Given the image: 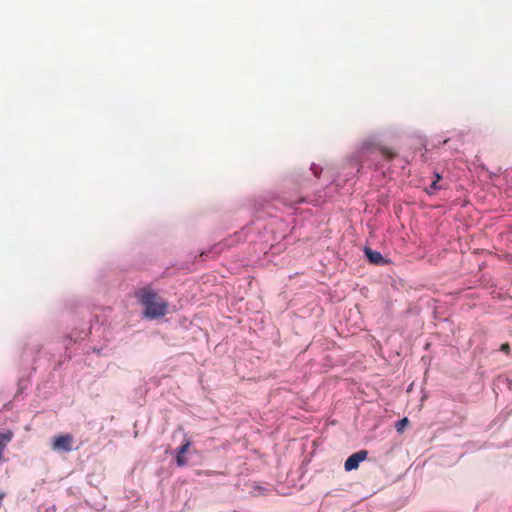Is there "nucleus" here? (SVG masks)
<instances>
[{"mask_svg":"<svg viewBox=\"0 0 512 512\" xmlns=\"http://www.w3.org/2000/svg\"><path fill=\"white\" fill-rule=\"evenodd\" d=\"M409 420L407 417H404L396 422L395 428L397 432L401 433L403 432L404 428L408 425Z\"/></svg>","mask_w":512,"mask_h":512,"instance_id":"nucleus-9","label":"nucleus"},{"mask_svg":"<svg viewBox=\"0 0 512 512\" xmlns=\"http://www.w3.org/2000/svg\"><path fill=\"white\" fill-rule=\"evenodd\" d=\"M135 297L144 306V316L149 319L163 317L167 313L168 303L148 287L136 291Z\"/></svg>","mask_w":512,"mask_h":512,"instance_id":"nucleus-1","label":"nucleus"},{"mask_svg":"<svg viewBox=\"0 0 512 512\" xmlns=\"http://www.w3.org/2000/svg\"><path fill=\"white\" fill-rule=\"evenodd\" d=\"M191 442L187 440L184 444H182L177 450L176 463L178 466H185L187 464V459L184 454L188 451Z\"/></svg>","mask_w":512,"mask_h":512,"instance_id":"nucleus-4","label":"nucleus"},{"mask_svg":"<svg viewBox=\"0 0 512 512\" xmlns=\"http://www.w3.org/2000/svg\"><path fill=\"white\" fill-rule=\"evenodd\" d=\"M377 149L381 153V155L387 159L392 160L397 156V152L393 151L392 149L385 147V146H377Z\"/></svg>","mask_w":512,"mask_h":512,"instance_id":"nucleus-7","label":"nucleus"},{"mask_svg":"<svg viewBox=\"0 0 512 512\" xmlns=\"http://www.w3.org/2000/svg\"><path fill=\"white\" fill-rule=\"evenodd\" d=\"M500 350L506 354L510 353V345L508 343H504L501 345Z\"/></svg>","mask_w":512,"mask_h":512,"instance_id":"nucleus-10","label":"nucleus"},{"mask_svg":"<svg viewBox=\"0 0 512 512\" xmlns=\"http://www.w3.org/2000/svg\"><path fill=\"white\" fill-rule=\"evenodd\" d=\"M362 150H364V151H368L369 150V146H368L367 143L363 144Z\"/></svg>","mask_w":512,"mask_h":512,"instance_id":"nucleus-11","label":"nucleus"},{"mask_svg":"<svg viewBox=\"0 0 512 512\" xmlns=\"http://www.w3.org/2000/svg\"><path fill=\"white\" fill-rule=\"evenodd\" d=\"M73 436L70 434L57 435L52 439V449L57 452H69L72 450Z\"/></svg>","mask_w":512,"mask_h":512,"instance_id":"nucleus-2","label":"nucleus"},{"mask_svg":"<svg viewBox=\"0 0 512 512\" xmlns=\"http://www.w3.org/2000/svg\"><path fill=\"white\" fill-rule=\"evenodd\" d=\"M13 433L7 431L6 433H0V461L3 460L4 450L7 444L12 440Z\"/></svg>","mask_w":512,"mask_h":512,"instance_id":"nucleus-6","label":"nucleus"},{"mask_svg":"<svg viewBox=\"0 0 512 512\" xmlns=\"http://www.w3.org/2000/svg\"><path fill=\"white\" fill-rule=\"evenodd\" d=\"M440 179L441 176L438 173H436L435 180L431 183L429 189L427 190L428 194H434L437 190L441 189V186L438 185Z\"/></svg>","mask_w":512,"mask_h":512,"instance_id":"nucleus-8","label":"nucleus"},{"mask_svg":"<svg viewBox=\"0 0 512 512\" xmlns=\"http://www.w3.org/2000/svg\"><path fill=\"white\" fill-rule=\"evenodd\" d=\"M365 255L369 259V261L373 264L381 265L385 263V260L380 252L373 251L369 248L365 249Z\"/></svg>","mask_w":512,"mask_h":512,"instance_id":"nucleus-5","label":"nucleus"},{"mask_svg":"<svg viewBox=\"0 0 512 512\" xmlns=\"http://www.w3.org/2000/svg\"><path fill=\"white\" fill-rule=\"evenodd\" d=\"M368 452L366 450H360L356 453L350 455L344 464V468L346 471H352L358 468L360 462L364 461L367 458Z\"/></svg>","mask_w":512,"mask_h":512,"instance_id":"nucleus-3","label":"nucleus"}]
</instances>
